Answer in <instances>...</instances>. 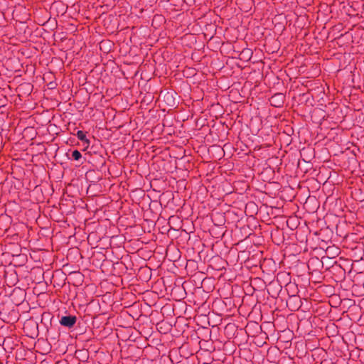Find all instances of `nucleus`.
<instances>
[{
  "mask_svg": "<svg viewBox=\"0 0 364 364\" xmlns=\"http://www.w3.org/2000/svg\"><path fill=\"white\" fill-rule=\"evenodd\" d=\"M75 322H76V317L74 316H63L60 321V323L62 326H66L68 328L73 326V325L75 323Z\"/></svg>",
  "mask_w": 364,
  "mask_h": 364,
  "instance_id": "obj_1",
  "label": "nucleus"
},
{
  "mask_svg": "<svg viewBox=\"0 0 364 364\" xmlns=\"http://www.w3.org/2000/svg\"><path fill=\"white\" fill-rule=\"evenodd\" d=\"M77 138L81 141H86L88 142V141L86 139L85 133L82 131H78L77 132Z\"/></svg>",
  "mask_w": 364,
  "mask_h": 364,
  "instance_id": "obj_2",
  "label": "nucleus"
},
{
  "mask_svg": "<svg viewBox=\"0 0 364 364\" xmlns=\"http://www.w3.org/2000/svg\"><path fill=\"white\" fill-rule=\"evenodd\" d=\"M72 156L75 160H79L82 157V155L79 151L75 150L72 153Z\"/></svg>",
  "mask_w": 364,
  "mask_h": 364,
  "instance_id": "obj_3",
  "label": "nucleus"
},
{
  "mask_svg": "<svg viewBox=\"0 0 364 364\" xmlns=\"http://www.w3.org/2000/svg\"><path fill=\"white\" fill-rule=\"evenodd\" d=\"M280 96H281V95L279 94V95H275V96L274 97H274H280Z\"/></svg>",
  "mask_w": 364,
  "mask_h": 364,
  "instance_id": "obj_4",
  "label": "nucleus"
}]
</instances>
